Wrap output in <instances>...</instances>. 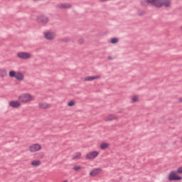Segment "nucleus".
<instances>
[{
  "instance_id": "f257e3e1",
  "label": "nucleus",
  "mask_w": 182,
  "mask_h": 182,
  "mask_svg": "<svg viewBox=\"0 0 182 182\" xmlns=\"http://www.w3.org/2000/svg\"><path fill=\"white\" fill-rule=\"evenodd\" d=\"M141 6H147V5H153L155 8H169L171 6V0H140Z\"/></svg>"
},
{
  "instance_id": "f03ea898",
  "label": "nucleus",
  "mask_w": 182,
  "mask_h": 182,
  "mask_svg": "<svg viewBox=\"0 0 182 182\" xmlns=\"http://www.w3.org/2000/svg\"><path fill=\"white\" fill-rule=\"evenodd\" d=\"M9 77H15L18 82L23 80L25 75L22 72H16L15 70H10L9 73Z\"/></svg>"
},
{
  "instance_id": "7ed1b4c3",
  "label": "nucleus",
  "mask_w": 182,
  "mask_h": 182,
  "mask_svg": "<svg viewBox=\"0 0 182 182\" xmlns=\"http://www.w3.org/2000/svg\"><path fill=\"white\" fill-rule=\"evenodd\" d=\"M168 181H181L182 177L177 174L176 171H172L168 176Z\"/></svg>"
},
{
  "instance_id": "20e7f679",
  "label": "nucleus",
  "mask_w": 182,
  "mask_h": 182,
  "mask_svg": "<svg viewBox=\"0 0 182 182\" xmlns=\"http://www.w3.org/2000/svg\"><path fill=\"white\" fill-rule=\"evenodd\" d=\"M18 100L22 103H28V102H31L32 100V95L31 94H23L18 97Z\"/></svg>"
},
{
  "instance_id": "39448f33",
  "label": "nucleus",
  "mask_w": 182,
  "mask_h": 182,
  "mask_svg": "<svg viewBox=\"0 0 182 182\" xmlns=\"http://www.w3.org/2000/svg\"><path fill=\"white\" fill-rule=\"evenodd\" d=\"M37 22L38 23H40V25H46V23L49 22V17L45 15L39 16L37 17Z\"/></svg>"
},
{
  "instance_id": "423d86ee",
  "label": "nucleus",
  "mask_w": 182,
  "mask_h": 182,
  "mask_svg": "<svg viewBox=\"0 0 182 182\" xmlns=\"http://www.w3.org/2000/svg\"><path fill=\"white\" fill-rule=\"evenodd\" d=\"M31 54L26 52H19L17 53V58L26 60V59H31Z\"/></svg>"
},
{
  "instance_id": "0eeeda50",
  "label": "nucleus",
  "mask_w": 182,
  "mask_h": 182,
  "mask_svg": "<svg viewBox=\"0 0 182 182\" xmlns=\"http://www.w3.org/2000/svg\"><path fill=\"white\" fill-rule=\"evenodd\" d=\"M97 156H99V151H93L87 154L85 159L86 160H93V159H96Z\"/></svg>"
},
{
  "instance_id": "6e6552de",
  "label": "nucleus",
  "mask_w": 182,
  "mask_h": 182,
  "mask_svg": "<svg viewBox=\"0 0 182 182\" xmlns=\"http://www.w3.org/2000/svg\"><path fill=\"white\" fill-rule=\"evenodd\" d=\"M42 149V146L39 144H34L29 146V151L31 153H35V151H39Z\"/></svg>"
},
{
  "instance_id": "1a4fd4ad",
  "label": "nucleus",
  "mask_w": 182,
  "mask_h": 182,
  "mask_svg": "<svg viewBox=\"0 0 182 182\" xmlns=\"http://www.w3.org/2000/svg\"><path fill=\"white\" fill-rule=\"evenodd\" d=\"M55 8L56 9H70V8H72V4L69 3L57 4Z\"/></svg>"
},
{
  "instance_id": "9d476101",
  "label": "nucleus",
  "mask_w": 182,
  "mask_h": 182,
  "mask_svg": "<svg viewBox=\"0 0 182 182\" xmlns=\"http://www.w3.org/2000/svg\"><path fill=\"white\" fill-rule=\"evenodd\" d=\"M9 106L13 109H18V107H21V102L18 100H11L9 102Z\"/></svg>"
},
{
  "instance_id": "9b49d317",
  "label": "nucleus",
  "mask_w": 182,
  "mask_h": 182,
  "mask_svg": "<svg viewBox=\"0 0 182 182\" xmlns=\"http://www.w3.org/2000/svg\"><path fill=\"white\" fill-rule=\"evenodd\" d=\"M102 171V168H95L90 172V177H95L96 176H98V174H100Z\"/></svg>"
},
{
  "instance_id": "f8f14e48",
  "label": "nucleus",
  "mask_w": 182,
  "mask_h": 182,
  "mask_svg": "<svg viewBox=\"0 0 182 182\" xmlns=\"http://www.w3.org/2000/svg\"><path fill=\"white\" fill-rule=\"evenodd\" d=\"M44 38L47 39V41H52L55 39V36L53 33L49 31L44 33Z\"/></svg>"
},
{
  "instance_id": "ddd939ff",
  "label": "nucleus",
  "mask_w": 182,
  "mask_h": 182,
  "mask_svg": "<svg viewBox=\"0 0 182 182\" xmlns=\"http://www.w3.org/2000/svg\"><path fill=\"white\" fill-rule=\"evenodd\" d=\"M96 79H100V75L87 76L84 78L85 82H92V80H96Z\"/></svg>"
},
{
  "instance_id": "4468645a",
  "label": "nucleus",
  "mask_w": 182,
  "mask_h": 182,
  "mask_svg": "<svg viewBox=\"0 0 182 182\" xmlns=\"http://www.w3.org/2000/svg\"><path fill=\"white\" fill-rule=\"evenodd\" d=\"M109 146H110V144H109L107 142H102L100 144V148L101 150H106V149H109Z\"/></svg>"
},
{
  "instance_id": "2eb2a0df",
  "label": "nucleus",
  "mask_w": 182,
  "mask_h": 182,
  "mask_svg": "<svg viewBox=\"0 0 182 182\" xmlns=\"http://www.w3.org/2000/svg\"><path fill=\"white\" fill-rule=\"evenodd\" d=\"M41 163L42 162L39 160H34L31 162V166H33V167H38L41 166Z\"/></svg>"
},
{
  "instance_id": "dca6fc26",
  "label": "nucleus",
  "mask_w": 182,
  "mask_h": 182,
  "mask_svg": "<svg viewBox=\"0 0 182 182\" xmlns=\"http://www.w3.org/2000/svg\"><path fill=\"white\" fill-rule=\"evenodd\" d=\"M112 120H117V117L110 114L107 118V122H112Z\"/></svg>"
},
{
  "instance_id": "f3484780",
  "label": "nucleus",
  "mask_w": 182,
  "mask_h": 182,
  "mask_svg": "<svg viewBox=\"0 0 182 182\" xmlns=\"http://www.w3.org/2000/svg\"><path fill=\"white\" fill-rule=\"evenodd\" d=\"M7 75L6 70L0 68V77H5Z\"/></svg>"
},
{
  "instance_id": "a211bd4d",
  "label": "nucleus",
  "mask_w": 182,
  "mask_h": 182,
  "mask_svg": "<svg viewBox=\"0 0 182 182\" xmlns=\"http://www.w3.org/2000/svg\"><path fill=\"white\" fill-rule=\"evenodd\" d=\"M82 156V153L77 152L73 157V160H79L80 159V156Z\"/></svg>"
},
{
  "instance_id": "6ab92c4d",
  "label": "nucleus",
  "mask_w": 182,
  "mask_h": 182,
  "mask_svg": "<svg viewBox=\"0 0 182 182\" xmlns=\"http://www.w3.org/2000/svg\"><path fill=\"white\" fill-rule=\"evenodd\" d=\"M38 106H39V109H48L49 105L46 103H39Z\"/></svg>"
},
{
  "instance_id": "aec40b11",
  "label": "nucleus",
  "mask_w": 182,
  "mask_h": 182,
  "mask_svg": "<svg viewBox=\"0 0 182 182\" xmlns=\"http://www.w3.org/2000/svg\"><path fill=\"white\" fill-rule=\"evenodd\" d=\"M35 157H37L38 159H43V157H45V154H43V152L36 154Z\"/></svg>"
},
{
  "instance_id": "412c9836",
  "label": "nucleus",
  "mask_w": 182,
  "mask_h": 182,
  "mask_svg": "<svg viewBox=\"0 0 182 182\" xmlns=\"http://www.w3.org/2000/svg\"><path fill=\"white\" fill-rule=\"evenodd\" d=\"M119 43V38H111V43H112V45H116V43Z\"/></svg>"
},
{
  "instance_id": "4be33fe9",
  "label": "nucleus",
  "mask_w": 182,
  "mask_h": 182,
  "mask_svg": "<svg viewBox=\"0 0 182 182\" xmlns=\"http://www.w3.org/2000/svg\"><path fill=\"white\" fill-rule=\"evenodd\" d=\"M75 100H70L68 103V106H69V107H73V106H75Z\"/></svg>"
},
{
  "instance_id": "5701e85b",
  "label": "nucleus",
  "mask_w": 182,
  "mask_h": 182,
  "mask_svg": "<svg viewBox=\"0 0 182 182\" xmlns=\"http://www.w3.org/2000/svg\"><path fill=\"white\" fill-rule=\"evenodd\" d=\"M73 170L75 171H79V170H82V166H75L73 167Z\"/></svg>"
},
{
  "instance_id": "b1692460",
  "label": "nucleus",
  "mask_w": 182,
  "mask_h": 182,
  "mask_svg": "<svg viewBox=\"0 0 182 182\" xmlns=\"http://www.w3.org/2000/svg\"><path fill=\"white\" fill-rule=\"evenodd\" d=\"M137 100H139V97L137 95L134 96L132 98L133 103H136V102H137Z\"/></svg>"
},
{
  "instance_id": "393cba45",
  "label": "nucleus",
  "mask_w": 182,
  "mask_h": 182,
  "mask_svg": "<svg viewBox=\"0 0 182 182\" xmlns=\"http://www.w3.org/2000/svg\"><path fill=\"white\" fill-rule=\"evenodd\" d=\"M176 173L177 174H182V166L178 168V169L176 171Z\"/></svg>"
},
{
  "instance_id": "a878e982",
  "label": "nucleus",
  "mask_w": 182,
  "mask_h": 182,
  "mask_svg": "<svg viewBox=\"0 0 182 182\" xmlns=\"http://www.w3.org/2000/svg\"><path fill=\"white\" fill-rule=\"evenodd\" d=\"M62 42H65V43H68V42H70L69 38H65L62 40Z\"/></svg>"
},
{
  "instance_id": "bb28decb",
  "label": "nucleus",
  "mask_w": 182,
  "mask_h": 182,
  "mask_svg": "<svg viewBox=\"0 0 182 182\" xmlns=\"http://www.w3.org/2000/svg\"><path fill=\"white\" fill-rule=\"evenodd\" d=\"M83 42H85L83 38H80V40H78V43H80V45H82L83 43Z\"/></svg>"
},
{
  "instance_id": "cd10ccee",
  "label": "nucleus",
  "mask_w": 182,
  "mask_h": 182,
  "mask_svg": "<svg viewBox=\"0 0 182 182\" xmlns=\"http://www.w3.org/2000/svg\"><path fill=\"white\" fill-rule=\"evenodd\" d=\"M145 12L144 11H139V16H143V15H144Z\"/></svg>"
},
{
  "instance_id": "c85d7f7f",
  "label": "nucleus",
  "mask_w": 182,
  "mask_h": 182,
  "mask_svg": "<svg viewBox=\"0 0 182 182\" xmlns=\"http://www.w3.org/2000/svg\"><path fill=\"white\" fill-rule=\"evenodd\" d=\"M107 59H108V60H112V59H113V58H112V56H109V57L107 58Z\"/></svg>"
},
{
  "instance_id": "c756f323",
  "label": "nucleus",
  "mask_w": 182,
  "mask_h": 182,
  "mask_svg": "<svg viewBox=\"0 0 182 182\" xmlns=\"http://www.w3.org/2000/svg\"><path fill=\"white\" fill-rule=\"evenodd\" d=\"M179 102H181V103H182V98H179Z\"/></svg>"
},
{
  "instance_id": "7c9ffc66",
  "label": "nucleus",
  "mask_w": 182,
  "mask_h": 182,
  "mask_svg": "<svg viewBox=\"0 0 182 182\" xmlns=\"http://www.w3.org/2000/svg\"><path fill=\"white\" fill-rule=\"evenodd\" d=\"M119 113H122V111H119Z\"/></svg>"
},
{
  "instance_id": "2f4dec72",
  "label": "nucleus",
  "mask_w": 182,
  "mask_h": 182,
  "mask_svg": "<svg viewBox=\"0 0 182 182\" xmlns=\"http://www.w3.org/2000/svg\"><path fill=\"white\" fill-rule=\"evenodd\" d=\"M181 143H182V137H181Z\"/></svg>"
}]
</instances>
